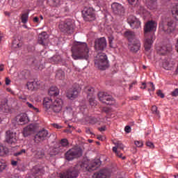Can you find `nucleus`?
Masks as SVG:
<instances>
[{
	"label": "nucleus",
	"instance_id": "1",
	"mask_svg": "<svg viewBox=\"0 0 178 178\" xmlns=\"http://www.w3.org/2000/svg\"><path fill=\"white\" fill-rule=\"evenodd\" d=\"M99 165H101V163L99 161H92L90 165H88V161L79 162L73 169H69L63 173H60L58 176L60 178L79 177L80 172H92V170H95Z\"/></svg>",
	"mask_w": 178,
	"mask_h": 178
},
{
	"label": "nucleus",
	"instance_id": "2",
	"mask_svg": "<svg viewBox=\"0 0 178 178\" xmlns=\"http://www.w3.org/2000/svg\"><path fill=\"white\" fill-rule=\"evenodd\" d=\"M72 51L74 60H79V59L88 60L90 58V48L86 42H76L72 47Z\"/></svg>",
	"mask_w": 178,
	"mask_h": 178
},
{
	"label": "nucleus",
	"instance_id": "3",
	"mask_svg": "<svg viewBox=\"0 0 178 178\" xmlns=\"http://www.w3.org/2000/svg\"><path fill=\"white\" fill-rule=\"evenodd\" d=\"M95 65L100 70H105L108 67V57L104 53H99L95 59Z\"/></svg>",
	"mask_w": 178,
	"mask_h": 178
},
{
	"label": "nucleus",
	"instance_id": "4",
	"mask_svg": "<svg viewBox=\"0 0 178 178\" xmlns=\"http://www.w3.org/2000/svg\"><path fill=\"white\" fill-rule=\"evenodd\" d=\"M81 155H83V151L80 147L73 148L65 153V158L67 161H73L74 158H79Z\"/></svg>",
	"mask_w": 178,
	"mask_h": 178
},
{
	"label": "nucleus",
	"instance_id": "5",
	"mask_svg": "<svg viewBox=\"0 0 178 178\" xmlns=\"http://www.w3.org/2000/svg\"><path fill=\"white\" fill-rule=\"evenodd\" d=\"M6 142L9 145H15L17 143V135L16 132L8 130L6 132Z\"/></svg>",
	"mask_w": 178,
	"mask_h": 178
},
{
	"label": "nucleus",
	"instance_id": "6",
	"mask_svg": "<svg viewBox=\"0 0 178 178\" xmlns=\"http://www.w3.org/2000/svg\"><path fill=\"white\" fill-rule=\"evenodd\" d=\"M98 97L99 100L103 102V104H106L107 105H114L115 101L113 100V98H112V96L104 92H100L98 94Z\"/></svg>",
	"mask_w": 178,
	"mask_h": 178
},
{
	"label": "nucleus",
	"instance_id": "7",
	"mask_svg": "<svg viewBox=\"0 0 178 178\" xmlns=\"http://www.w3.org/2000/svg\"><path fill=\"white\" fill-rule=\"evenodd\" d=\"M83 19L86 22H92L95 20V13L92 8H85L83 12Z\"/></svg>",
	"mask_w": 178,
	"mask_h": 178
},
{
	"label": "nucleus",
	"instance_id": "8",
	"mask_svg": "<svg viewBox=\"0 0 178 178\" xmlns=\"http://www.w3.org/2000/svg\"><path fill=\"white\" fill-rule=\"evenodd\" d=\"M63 106V100H62V99L57 98L53 102L51 111L54 112V113H59L60 111H62Z\"/></svg>",
	"mask_w": 178,
	"mask_h": 178
},
{
	"label": "nucleus",
	"instance_id": "9",
	"mask_svg": "<svg viewBox=\"0 0 178 178\" xmlns=\"http://www.w3.org/2000/svg\"><path fill=\"white\" fill-rule=\"evenodd\" d=\"M105 48H106V39L105 38H101L95 40V49L96 51H104Z\"/></svg>",
	"mask_w": 178,
	"mask_h": 178
},
{
	"label": "nucleus",
	"instance_id": "10",
	"mask_svg": "<svg viewBox=\"0 0 178 178\" xmlns=\"http://www.w3.org/2000/svg\"><path fill=\"white\" fill-rule=\"evenodd\" d=\"M48 131L43 129L40 131L35 136V141L36 143H42L44 140L48 138Z\"/></svg>",
	"mask_w": 178,
	"mask_h": 178
},
{
	"label": "nucleus",
	"instance_id": "11",
	"mask_svg": "<svg viewBox=\"0 0 178 178\" xmlns=\"http://www.w3.org/2000/svg\"><path fill=\"white\" fill-rule=\"evenodd\" d=\"M156 22L154 21H149L147 22L144 28L145 37H148V33H150V31H156Z\"/></svg>",
	"mask_w": 178,
	"mask_h": 178
},
{
	"label": "nucleus",
	"instance_id": "12",
	"mask_svg": "<svg viewBox=\"0 0 178 178\" xmlns=\"http://www.w3.org/2000/svg\"><path fill=\"white\" fill-rule=\"evenodd\" d=\"M127 22L131 29H140V27H141V22L140 20L133 15L129 17Z\"/></svg>",
	"mask_w": 178,
	"mask_h": 178
},
{
	"label": "nucleus",
	"instance_id": "13",
	"mask_svg": "<svg viewBox=\"0 0 178 178\" xmlns=\"http://www.w3.org/2000/svg\"><path fill=\"white\" fill-rule=\"evenodd\" d=\"M113 144L115 145V147H113V152H115L117 156H119V158H122V159H126V157H122V154L119 153V151H118V149H124V145H123V143H122L120 141H113Z\"/></svg>",
	"mask_w": 178,
	"mask_h": 178
},
{
	"label": "nucleus",
	"instance_id": "14",
	"mask_svg": "<svg viewBox=\"0 0 178 178\" xmlns=\"http://www.w3.org/2000/svg\"><path fill=\"white\" fill-rule=\"evenodd\" d=\"M58 27L61 31H65V33H70L73 30V25H72V22H61Z\"/></svg>",
	"mask_w": 178,
	"mask_h": 178
},
{
	"label": "nucleus",
	"instance_id": "15",
	"mask_svg": "<svg viewBox=\"0 0 178 178\" xmlns=\"http://www.w3.org/2000/svg\"><path fill=\"white\" fill-rule=\"evenodd\" d=\"M111 8L115 15H119L120 16H122V15L124 13V8H123V6L118 3H113L111 5Z\"/></svg>",
	"mask_w": 178,
	"mask_h": 178
},
{
	"label": "nucleus",
	"instance_id": "16",
	"mask_svg": "<svg viewBox=\"0 0 178 178\" xmlns=\"http://www.w3.org/2000/svg\"><path fill=\"white\" fill-rule=\"evenodd\" d=\"M53 101L52 99H51L50 97H44L43 99V106L46 111V112H47V113H49V112H51V110L52 108V104H53Z\"/></svg>",
	"mask_w": 178,
	"mask_h": 178
},
{
	"label": "nucleus",
	"instance_id": "17",
	"mask_svg": "<svg viewBox=\"0 0 178 178\" xmlns=\"http://www.w3.org/2000/svg\"><path fill=\"white\" fill-rule=\"evenodd\" d=\"M111 176V172L108 170H102L92 176V178H108Z\"/></svg>",
	"mask_w": 178,
	"mask_h": 178
},
{
	"label": "nucleus",
	"instance_id": "18",
	"mask_svg": "<svg viewBox=\"0 0 178 178\" xmlns=\"http://www.w3.org/2000/svg\"><path fill=\"white\" fill-rule=\"evenodd\" d=\"M26 87L28 90H30L31 91H35L36 90H38V88H40L41 82L35 81L32 82H28L26 83Z\"/></svg>",
	"mask_w": 178,
	"mask_h": 178
},
{
	"label": "nucleus",
	"instance_id": "19",
	"mask_svg": "<svg viewBox=\"0 0 178 178\" xmlns=\"http://www.w3.org/2000/svg\"><path fill=\"white\" fill-rule=\"evenodd\" d=\"M154 40H155V36L154 35H152L150 38H146L145 39L144 47L145 51H149V49H151Z\"/></svg>",
	"mask_w": 178,
	"mask_h": 178
},
{
	"label": "nucleus",
	"instance_id": "20",
	"mask_svg": "<svg viewBox=\"0 0 178 178\" xmlns=\"http://www.w3.org/2000/svg\"><path fill=\"white\" fill-rule=\"evenodd\" d=\"M141 47V43H140V40L138 39H134L133 42H131L129 44V48L132 52H138L140 50Z\"/></svg>",
	"mask_w": 178,
	"mask_h": 178
},
{
	"label": "nucleus",
	"instance_id": "21",
	"mask_svg": "<svg viewBox=\"0 0 178 178\" xmlns=\"http://www.w3.org/2000/svg\"><path fill=\"white\" fill-rule=\"evenodd\" d=\"M35 130V127L34 124H31L28 125L24 129L23 134L24 137H27L28 136H30L31 134L32 131H34Z\"/></svg>",
	"mask_w": 178,
	"mask_h": 178
},
{
	"label": "nucleus",
	"instance_id": "22",
	"mask_svg": "<svg viewBox=\"0 0 178 178\" xmlns=\"http://www.w3.org/2000/svg\"><path fill=\"white\" fill-rule=\"evenodd\" d=\"M67 97L69 98V99H71L73 101V99H76L77 97H79V90L76 89H72L67 92Z\"/></svg>",
	"mask_w": 178,
	"mask_h": 178
},
{
	"label": "nucleus",
	"instance_id": "23",
	"mask_svg": "<svg viewBox=\"0 0 178 178\" xmlns=\"http://www.w3.org/2000/svg\"><path fill=\"white\" fill-rule=\"evenodd\" d=\"M124 35L126 37V38H127L129 42H133L134 40H137V38H136V33L131 31H125Z\"/></svg>",
	"mask_w": 178,
	"mask_h": 178
},
{
	"label": "nucleus",
	"instance_id": "24",
	"mask_svg": "<svg viewBox=\"0 0 178 178\" xmlns=\"http://www.w3.org/2000/svg\"><path fill=\"white\" fill-rule=\"evenodd\" d=\"M32 176L33 177H35V175H38V173H44V167L41 165H35V167L33 168L32 169Z\"/></svg>",
	"mask_w": 178,
	"mask_h": 178
},
{
	"label": "nucleus",
	"instance_id": "25",
	"mask_svg": "<svg viewBox=\"0 0 178 178\" xmlns=\"http://www.w3.org/2000/svg\"><path fill=\"white\" fill-rule=\"evenodd\" d=\"M146 5L150 10H155L156 9V1L155 0H147Z\"/></svg>",
	"mask_w": 178,
	"mask_h": 178
},
{
	"label": "nucleus",
	"instance_id": "26",
	"mask_svg": "<svg viewBox=\"0 0 178 178\" xmlns=\"http://www.w3.org/2000/svg\"><path fill=\"white\" fill-rule=\"evenodd\" d=\"M0 111L3 112L4 113H9V112H10V109L9 108V106H8V103H6V102L0 104Z\"/></svg>",
	"mask_w": 178,
	"mask_h": 178
},
{
	"label": "nucleus",
	"instance_id": "27",
	"mask_svg": "<svg viewBox=\"0 0 178 178\" xmlns=\"http://www.w3.org/2000/svg\"><path fill=\"white\" fill-rule=\"evenodd\" d=\"M29 122V117H27V114H21L19 118V124H26Z\"/></svg>",
	"mask_w": 178,
	"mask_h": 178
},
{
	"label": "nucleus",
	"instance_id": "28",
	"mask_svg": "<svg viewBox=\"0 0 178 178\" xmlns=\"http://www.w3.org/2000/svg\"><path fill=\"white\" fill-rule=\"evenodd\" d=\"M49 95L56 97L57 95H59V90L56 86H53L49 88Z\"/></svg>",
	"mask_w": 178,
	"mask_h": 178
},
{
	"label": "nucleus",
	"instance_id": "29",
	"mask_svg": "<svg viewBox=\"0 0 178 178\" xmlns=\"http://www.w3.org/2000/svg\"><path fill=\"white\" fill-rule=\"evenodd\" d=\"M170 51H172V47L170 46H169L168 47L166 46H163L160 49V52H161L160 54H161V55H165L168 52H170Z\"/></svg>",
	"mask_w": 178,
	"mask_h": 178
},
{
	"label": "nucleus",
	"instance_id": "30",
	"mask_svg": "<svg viewBox=\"0 0 178 178\" xmlns=\"http://www.w3.org/2000/svg\"><path fill=\"white\" fill-rule=\"evenodd\" d=\"M8 154H9V149L3 146H0V156L8 155Z\"/></svg>",
	"mask_w": 178,
	"mask_h": 178
},
{
	"label": "nucleus",
	"instance_id": "31",
	"mask_svg": "<svg viewBox=\"0 0 178 178\" xmlns=\"http://www.w3.org/2000/svg\"><path fill=\"white\" fill-rule=\"evenodd\" d=\"M172 15L175 19L178 22V4H175L172 10Z\"/></svg>",
	"mask_w": 178,
	"mask_h": 178
},
{
	"label": "nucleus",
	"instance_id": "32",
	"mask_svg": "<svg viewBox=\"0 0 178 178\" xmlns=\"http://www.w3.org/2000/svg\"><path fill=\"white\" fill-rule=\"evenodd\" d=\"M56 79L63 80L65 79V72L61 70H58L56 74Z\"/></svg>",
	"mask_w": 178,
	"mask_h": 178
},
{
	"label": "nucleus",
	"instance_id": "33",
	"mask_svg": "<svg viewBox=\"0 0 178 178\" xmlns=\"http://www.w3.org/2000/svg\"><path fill=\"white\" fill-rule=\"evenodd\" d=\"M84 91L88 94V97H90V95H92L94 94V88H92L91 86H87L84 88Z\"/></svg>",
	"mask_w": 178,
	"mask_h": 178
},
{
	"label": "nucleus",
	"instance_id": "34",
	"mask_svg": "<svg viewBox=\"0 0 178 178\" xmlns=\"http://www.w3.org/2000/svg\"><path fill=\"white\" fill-rule=\"evenodd\" d=\"M66 113H69L72 116H74L76 115V108L70 106L67 108V110L65 111Z\"/></svg>",
	"mask_w": 178,
	"mask_h": 178
},
{
	"label": "nucleus",
	"instance_id": "35",
	"mask_svg": "<svg viewBox=\"0 0 178 178\" xmlns=\"http://www.w3.org/2000/svg\"><path fill=\"white\" fill-rule=\"evenodd\" d=\"M167 26H168L170 31H173V30H175V29L176 27V24H175L173 21H172V20H170L168 22Z\"/></svg>",
	"mask_w": 178,
	"mask_h": 178
},
{
	"label": "nucleus",
	"instance_id": "36",
	"mask_svg": "<svg viewBox=\"0 0 178 178\" xmlns=\"http://www.w3.org/2000/svg\"><path fill=\"white\" fill-rule=\"evenodd\" d=\"M28 20H29V14L27 13L23 14L22 16V23H27Z\"/></svg>",
	"mask_w": 178,
	"mask_h": 178
},
{
	"label": "nucleus",
	"instance_id": "37",
	"mask_svg": "<svg viewBox=\"0 0 178 178\" xmlns=\"http://www.w3.org/2000/svg\"><path fill=\"white\" fill-rule=\"evenodd\" d=\"M6 169V163L0 161V173Z\"/></svg>",
	"mask_w": 178,
	"mask_h": 178
},
{
	"label": "nucleus",
	"instance_id": "38",
	"mask_svg": "<svg viewBox=\"0 0 178 178\" xmlns=\"http://www.w3.org/2000/svg\"><path fill=\"white\" fill-rule=\"evenodd\" d=\"M152 113H154V115H159V111H158V107H156V106H153L152 107Z\"/></svg>",
	"mask_w": 178,
	"mask_h": 178
},
{
	"label": "nucleus",
	"instance_id": "39",
	"mask_svg": "<svg viewBox=\"0 0 178 178\" xmlns=\"http://www.w3.org/2000/svg\"><path fill=\"white\" fill-rule=\"evenodd\" d=\"M54 6H59V5H62V0H53Z\"/></svg>",
	"mask_w": 178,
	"mask_h": 178
},
{
	"label": "nucleus",
	"instance_id": "40",
	"mask_svg": "<svg viewBox=\"0 0 178 178\" xmlns=\"http://www.w3.org/2000/svg\"><path fill=\"white\" fill-rule=\"evenodd\" d=\"M113 36L108 37V42L110 44L111 48H113Z\"/></svg>",
	"mask_w": 178,
	"mask_h": 178
},
{
	"label": "nucleus",
	"instance_id": "41",
	"mask_svg": "<svg viewBox=\"0 0 178 178\" xmlns=\"http://www.w3.org/2000/svg\"><path fill=\"white\" fill-rule=\"evenodd\" d=\"M22 154H26V149H23L21 151H19L17 153H15L14 155H15V156H19L20 155H22Z\"/></svg>",
	"mask_w": 178,
	"mask_h": 178
},
{
	"label": "nucleus",
	"instance_id": "42",
	"mask_svg": "<svg viewBox=\"0 0 178 178\" xmlns=\"http://www.w3.org/2000/svg\"><path fill=\"white\" fill-rule=\"evenodd\" d=\"M89 102L92 106H94V105L97 104V102L95 101V99L94 98L89 99Z\"/></svg>",
	"mask_w": 178,
	"mask_h": 178
},
{
	"label": "nucleus",
	"instance_id": "43",
	"mask_svg": "<svg viewBox=\"0 0 178 178\" xmlns=\"http://www.w3.org/2000/svg\"><path fill=\"white\" fill-rule=\"evenodd\" d=\"M68 144H69V143H67V139H63L61 140V145L63 147H66Z\"/></svg>",
	"mask_w": 178,
	"mask_h": 178
},
{
	"label": "nucleus",
	"instance_id": "44",
	"mask_svg": "<svg viewBox=\"0 0 178 178\" xmlns=\"http://www.w3.org/2000/svg\"><path fill=\"white\" fill-rule=\"evenodd\" d=\"M135 145H136V147H143V143L142 141L136 140V141H135Z\"/></svg>",
	"mask_w": 178,
	"mask_h": 178
},
{
	"label": "nucleus",
	"instance_id": "45",
	"mask_svg": "<svg viewBox=\"0 0 178 178\" xmlns=\"http://www.w3.org/2000/svg\"><path fill=\"white\" fill-rule=\"evenodd\" d=\"M172 97H177L178 96V88H176L174 91L171 92Z\"/></svg>",
	"mask_w": 178,
	"mask_h": 178
},
{
	"label": "nucleus",
	"instance_id": "46",
	"mask_svg": "<svg viewBox=\"0 0 178 178\" xmlns=\"http://www.w3.org/2000/svg\"><path fill=\"white\" fill-rule=\"evenodd\" d=\"M148 87H151L152 91H155V86L152 82H149L147 83Z\"/></svg>",
	"mask_w": 178,
	"mask_h": 178
},
{
	"label": "nucleus",
	"instance_id": "47",
	"mask_svg": "<svg viewBox=\"0 0 178 178\" xmlns=\"http://www.w3.org/2000/svg\"><path fill=\"white\" fill-rule=\"evenodd\" d=\"M130 5H136L138 2V0H127Z\"/></svg>",
	"mask_w": 178,
	"mask_h": 178
},
{
	"label": "nucleus",
	"instance_id": "48",
	"mask_svg": "<svg viewBox=\"0 0 178 178\" xmlns=\"http://www.w3.org/2000/svg\"><path fill=\"white\" fill-rule=\"evenodd\" d=\"M159 29L160 30H163V31H165V24L163 23V22H161L159 24Z\"/></svg>",
	"mask_w": 178,
	"mask_h": 178
},
{
	"label": "nucleus",
	"instance_id": "49",
	"mask_svg": "<svg viewBox=\"0 0 178 178\" xmlns=\"http://www.w3.org/2000/svg\"><path fill=\"white\" fill-rule=\"evenodd\" d=\"M157 95H158V97H160L161 98H164L165 97V95H163L162 93L161 90H158Z\"/></svg>",
	"mask_w": 178,
	"mask_h": 178
},
{
	"label": "nucleus",
	"instance_id": "50",
	"mask_svg": "<svg viewBox=\"0 0 178 178\" xmlns=\"http://www.w3.org/2000/svg\"><path fill=\"white\" fill-rule=\"evenodd\" d=\"M124 131L126 133H130V131H131V127H130L129 126L125 127Z\"/></svg>",
	"mask_w": 178,
	"mask_h": 178
},
{
	"label": "nucleus",
	"instance_id": "51",
	"mask_svg": "<svg viewBox=\"0 0 178 178\" xmlns=\"http://www.w3.org/2000/svg\"><path fill=\"white\" fill-rule=\"evenodd\" d=\"M147 147H149V148H154V143H152V142H147Z\"/></svg>",
	"mask_w": 178,
	"mask_h": 178
},
{
	"label": "nucleus",
	"instance_id": "52",
	"mask_svg": "<svg viewBox=\"0 0 178 178\" xmlns=\"http://www.w3.org/2000/svg\"><path fill=\"white\" fill-rule=\"evenodd\" d=\"M53 127L55 129H62V126L58 124H52Z\"/></svg>",
	"mask_w": 178,
	"mask_h": 178
},
{
	"label": "nucleus",
	"instance_id": "53",
	"mask_svg": "<svg viewBox=\"0 0 178 178\" xmlns=\"http://www.w3.org/2000/svg\"><path fill=\"white\" fill-rule=\"evenodd\" d=\"M26 105L28 106L29 108H30V109H33V108H34V106L31 104V103L30 102H26Z\"/></svg>",
	"mask_w": 178,
	"mask_h": 178
},
{
	"label": "nucleus",
	"instance_id": "54",
	"mask_svg": "<svg viewBox=\"0 0 178 178\" xmlns=\"http://www.w3.org/2000/svg\"><path fill=\"white\" fill-rule=\"evenodd\" d=\"M32 111H33L34 112H36V113H38V112H40V110L38 109V108H36L33 106V108H32Z\"/></svg>",
	"mask_w": 178,
	"mask_h": 178
},
{
	"label": "nucleus",
	"instance_id": "55",
	"mask_svg": "<svg viewBox=\"0 0 178 178\" xmlns=\"http://www.w3.org/2000/svg\"><path fill=\"white\" fill-rule=\"evenodd\" d=\"M140 88L142 90H145V88H147V85L145 84V83H142V86H140Z\"/></svg>",
	"mask_w": 178,
	"mask_h": 178
},
{
	"label": "nucleus",
	"instance_id": "56",
	"mask_svg": "<svg viewBox=\"0 0 178 178\" xmlns=\"http://www.w3.org/2000/svg\"><path fill=\"white\" fill-rule=\"evenodd\" d=\"M6 86H9L10 84V80L8 78L6 79Z\"/></svg>",
	"mask_w": 178,
	"mask_h": 178
},
{
	"label": "nucleus",
	"instance_id": "57",
	"mask_svg": "<svg viewBox=\"0 0 178 178\" xmlns=\"http://www.w3.org/2000/svg\"><path fill=\"white\" fill-rule=\"evenodd\" d=\"M99 131H105V130H106V127H102L100 128H99Z\"/></svg>",
	"mask_w": 178,
	"mask_h": 178
},
{
	"label": "nucleus",
	"instance_id": "58",
	"mask_svg": "<svg viewBox=\"0 0 178 178\" xmlns=\"http://www.w3.org/2000/svg\"><path fill=\"white\" fill-rule=\"evenodd\" d=\"M13 45L14 48H19V47H20V45H19V43H17L16 44V43L15 42H13Z\"/></svg>",
	"mask_w": 178,
	"mask_h": 178
},
{
	"label": "nucleus",
	"instance_id": "59",
	"mask_svg": "<svg viewBox=\"0 0 178 178\" xmlns=\"http://www.w3.org/2000/svg\"><path fill=\"white\" fill-rule=\"evenodd\" d=\"M11 164L13 165V166H16V165H17V161H13L11 162Z\"/></svg>",
	"mask_w": 178,
	"mask_h": 178
},
{
	"label": "nucleus",
	"instance_id": "60",
	"mask_svg": "<svg viewBox=\"0 0 178 178\" xmlns=\"http://www.w3.org/2000/svg\"><path fill=\"white\" fill-rule=\"evenodd\" d=\"M3 69H4L3 64L0 65V72H3Z\"/></svg>",
	"mask_w": 178,
	"mask_h": 178
},
{
	"label": "nucleus",
	"instance_id": "61",
	"mask_svg": "<svg viewBox=\"0 0 178 178\" xmlns=\"http://www.w3.org/2000/svg\"><path fill=\"white\" fill-rule=\"evenodd\" d=\"M33 22H34L35 23H38V17H35L33 18Z\"/></svg>",
	"mask_w": 178,
	"mask_h": 178
},
{
	"label": "nucleus",
	"instance_id": "62",
	"mask_svg": "<svg viewBox=\"0 0 178 178\" xmlns=\"http://www.w3.org/2000/svg\"><path fill=\"white\" fill-rule=\"evenodd\" d=\"M6 90L8 92H11V94H13V91H12V89L8 88Z\"/></svg>",
	"mask_w": 178,
	"mask_h": 178
},
{
	"label": "nucleus",
	"instance_id": "63",
	"mask_svg": "<svg viewBox=\"0 0 178 178\" xmlns=\"http://www.w3.org/2000/svg\"><path fill=\"white\" fill-rule=\"evenodd\" d=\"M2 38H3V34L0 33V42L2 41Z\"/></svg>",
	"mask_w": 178,
	"mask_h": 178
},
{
	"label": "nucleus",
	"instance_id": "64",
	"mask_svg": "<svg viewBox=\"0 0 178 178\" xmlns=\"http://www.w3.org/2000/svg\"><path fill=\"white\" fill-rule=\"evenodd\" d=\"M136 85V82H133L130 86H129V88H131L133 87V86Z\"/></svg>",
	"mask_w": 178,
	"mask_h": 178
}]
</instances>
